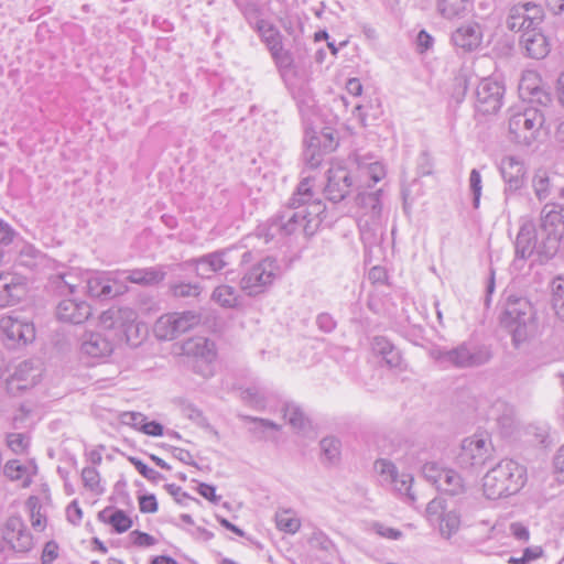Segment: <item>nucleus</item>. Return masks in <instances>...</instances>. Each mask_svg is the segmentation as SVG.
<instances>
[{"label":"nucleus","mask_w":564,"mask_h":564,"mask_svg":"<svg viewBox=\"0 0 564 564\" xmlns=\"http://www.w3.org/2000/svg\"><path fill=\"white\" fill-rule=\"evenodd\" d=\"M26 294V279L14 272L0 273V307L18 304Z\"/></svg>","instance_id":"obj_15"},{"label":"nucleus","mask_w":564,"mask_h":564,"mask_svg":"<svg viewBox=\"0 0 564 564\" xmlns=\"http://www.w3.org/2000/svg\"><path fill=\"white\" fill-rule=\"evenodd\" d=\"M534 312L525 297L510 295L501 315V325L511 334L514 347H519L533 333Z\"/></svg>","instance_id":"obj_2"},{"label":"nucleus","mask_w":564,"mask_h":564,"mask_svg":"<svg viewBox=\"0 0 564 564\" xmlns=\"http://www.w3.org/2000/svg\"><path fill=\"white\" fill-rule=\"evenodd\" d=\"M276 528L288 534H295L301 528V520L292 509H279L275 512Z\"/></svg>","instance_id":"obj_35"},{"label":"nucleus","mask_w":564,"mask_h":564,"mask_svg":"<svg viewBox=\"0 0 564 564\" xmlns=\"http://www.w3.org/2000/svg\"><path fill=\"white\" fill-rule=\"evenodd\" d=\"M527 482V468L513 459H502L482 477L484 495L497 500L512 496Z\"/></svg>","instance_id":"obj_1"},{"label":"nucleus","mask_w":564,"mask_h":564,"mask_svg":"<svg viewBox=\"0 0 564 564\" xmlns=\"http://www.w3.org/2000/svg\"><path fill=\"white\" fill-rule=\"evenodd\" d=\"M154 335L160 340H173L181 336L172 313L162 315L154 324Z\"/></svg>","instance_id":"obj_34"},{"label":"nucleus","mask_w":564,"mask_h":564,"mask_svg":"<svg viewBox=\"0 0 564 564\" xmlns=\"http://www.w3.org/2000/svg\"><path fill=\"white\" fill-rule=\"evenodd\" d=\"M139 508L142 513H154L158 511V501L154 495L139 497Z\"/></svg>","instance_id":"obj_59"},{"label":"nucleus","mask_w":564,"mask_h":564,"mask_svg":"<svg viewBox=\"0 0 564 564\" xmlns=\"http://www.w3.org/2000/svg\"><path fill=\"white\" fill-rule=\"evenodd\" d=\"M58 546L54 541H50L45 544L41 557L42 564H52L57 558Z\"/></svg>","instance_id":"obj_63"},{"label":"nucleus","mask_w":564,"mask_h":564,"mask_svg":"<svg viewBox=\"0 0 564 564\" xmlns=\"http://www.w3.org/2000/svg\"><path fill=\"white\" fill-rule=\"evenodd\" d=\"M552 304L558 318L564 321V279L561 276L552 282Z\"/></svg>","instance_id":"obj_44"},{"label":"nucleus","mask_w":564,"mask_h":564,"mask_svg":"<svg viewBox=\"0 0 564 564\" xmlns=\"http://www.w3.org/2000/svg\"><path fill=\"white\" fill-rule=\"evenodd\" d=\"M500 172L506 183L505 203L509 205L513 198L520 196V191L525 184L527 170L523 161L509 155L501 160Z\"/></svg>","instance_id":"obj_12"},{"label":"nucleus","mask_w":564,"mask_h":564,"mask_svg":"<svg viewBox=\"0 0 564 564\" xmlns=\"http://www.w3.org/2000/svg\"><path fill=\"white\" fill-rule=\"evenodd\" d=\"M182 351L185 356L203 360L210 364L216 358V348L214 341L205 337L189 338L182 345Z\"/></svg>","instance_id":"obj_27"},{"label":"nucleus","mask_w":564,"mask_h":564,"mask_svg":"<svg viewBox=\"0 0 564 564\" xmlns=\"http://www.w3.org/2000/svg\"><path fill=\"white\" fill-rule=\"evenodd\" d=\"M213 300L226 308H232L238 303L236 289L230 285L217 286L212 295Z\"/></svg>","instance_id":"obj_41"},{"label":"nucleus","mask_w":564,"mask_h":564,"mask_svg":"<svg viewBox=\"0 0 564 564\" xmlns=\"http://www.w3.org/2000/svg\"><path fill=\"white\" fill-rule=\"evenodd\" d=\"M308 542L312 547L319 549L323 551H328L329 547L332 546V541L322 531L314 532L310 538Z\"/></svg>","instance_id":"obj_57"},{"label":"nucleus","mask_w":564,"mask_h":564,"mask_svg":"<svg viewBox=\"0 0 564 564\" xmlns=\"http://www.w3.org/2000/svg\"><path fill=\"white\" fill-rule=\"evenodd\" d=\"M530 77H522L519 90L522 96L528 95L531 101H535L540 105H547L551 101V97L547 93H545L542 88L539 86L531 87L529 86Z\"/></svg>","instance_id":"obj_42"},{"label":"nucleus","mask_w":564,"mask_h":564,"mask_svg":"<svg viewBox=\"0 0 564 564\" xmlns=\"http://www.w3.org/2000/svg\"><path fill=\"white\" fill-rule=\"evenodd\" d=\"M236 251V248H226L194 260L196 273L205 279L210 278L214 273L234 263V253Z\"/></svg>","instance_id":"obj_17"},{"label":"nucleus","mask_w":564,"mask_h":564,"mask_svg":"<svg viewBox=\"0 0 564 564\" xmlns=\"http://www.w3.org/2000/svg\"><path fill=\"white\" fill-rule=\"evenodd\" d=\"M492 357L489 347L464 341L452 349H440L436 359L456 368H474L487 364Z\"/></svg>","instance_id":"obj_5"},{"label":"nucleus","mask_w":564,"mask_h":564,"mask_svg":"<svg viewBox=\"0 0 564 564\" xmlns=\"http://www.w3.org/2000/svg\"><path fill=\"white\" fill-rule=\"evenodd\" d=\"M540 236L544 237L543 249L546 259L552 258L558 250L564 234V219L554 206L545 205L541 212Z\"/></svg>","instance_id":"obj_10"},{"label":"nucleus","mask_w":564,"mask_h":564,"mask_svg":"<svg viewBox=\"0 0 564 564\" xmlns=\"http://www.w3.org/2000/svg\"><path fill=\"white\" fill-rule=\"evenodd\" d=\"M470 0H437V12L447 20L463 17L469 7Z\"/></svg>","instance_id":"obj_32"},{"label":"nucleus","mask_w":564,"mask_h":564,"mask_svg":"<svg viewBox=\"0 0 564 564\" xmlns=\"http://www.w3.org/2000/svg\"><path fill=\"white\" fill-rule=\"evenodd\" d=\"M278 235H280V231H276V227L273 225V217L268 224L257 228V236L263 238L265 242L273 240Z\"/></svg>","instance_id":"obj_60"},{"label":"nucleus","mask_w":564,"mask_h":564,"mask_svg":"<svg viewBox=\"0 0 564 564\" xmlns=\"http://www.w3.org/2000/svg\"><path fill=\"white\" fill-rule=\"evenodd\" d=\"M324 463L336 464L340 459V441L334 436L324 437L319 442Z\"/></svg>","instance_id":"obj_37"},{"label":"nucleus","mask_w":564,"mask_h":564,"mask_svg":"<svg viewBox=\"0 0 564 564\" xmlns=\"http://www.w3.org/2000/svg\"><path fill=\"white\" fill-rule=\"evenodd\" d=\"M281 268L275 258L265 257L253 264L241 278L240 289L249 296L263 293L280 275Z\"/></svg>","instance_id":"obj_6"},{"label":"nucleus","mask_w":564,"mask_h":564,"mask_svg":"<svg viewBox=\"0 0 564 564\" xmlns=\"http://www.w3.org/2000/svg\"><path fill=\"white\" fill-rule=\"evenodd\" d=\"M372 349L375 352L382 356L389 367L395 368L400 366L402 360L400 351L386 337H375L372 341Z\"/></svg>","instance_id":"obj_30"},{"label":"nucleus","mask_w":564,"mask_h":564,"mask_svg":"<svg viewBox=\"0 0 564 564\" xmlns=\"http://www.w3.org/2000/svg\"><path fill=\"white\" fill-rule=\"evenodd\" d=\"M519 44L530 58L541 59L550 53L547 37L536 28L525 29L520 36Z\"/></svg>","instance_id":"obj_22"},{"label":"nucleus","mask_w":564,"mask_h":564,"mask_svg":"<svg viewBox=\"0 0 564 564\" xmlns=\"http://www.w3.org/2000/svg\"><path fill=\"white\" fill-rule=\"evenodd\" d=\"M554 471L561 481H564V444L556 452L553 459Z\"/></svg>","instance_id":"obj_64"},{"label":"nucleus","mask_w":564,"mask_h":564,"mask_svg":"<svg viewBox=\"0 0 564 564\" xmlns=\"http://www.w3.org/2000/svg\"><path fill=\"white\" fill-rule=\"evenodd\" d=\"M544 121L543 112L533 107L513 111L508 124L510 140L520 145H531L538 139Z\"/></svg>","instance_id":"obj_4"},{"label":"nucleus","mask_w":564,"mask_h":564,"mask_svg":"<svg viewBox=\"0 0 564 564\" xmlns=\"http://www.w3.org/2000/svg\"><path fill=\"white\" fill-rule=\"evenodd\" d=\"M18 232L4 220L0 218V243L9 246L13 242Z\"/></svg>","instance_id":"obj_61"},{"label":"nucleus","mask_w":564,"mask_h":564,"mask_svg":"<svg viewBox=\"0 0 564 564\" xmlns=\"http://www.w3.org/2000/svg\"><path fill=\"white\" fill-rule=\"evenodd\" d=\"M171 291L175 297H197L202 288L199 284L177 283L171 286Z\"/></svg>","instance_id":"obj_52"},{"label":"nucleus","mask_w":564,"mask_h":564,"mask_svg":"<svg viewBox=\"0 0 564 564\" xmlns=\"http://www.w3.org/2000/svg\"><path fill=\"white\" fill-rule=\"evenodd\" d=\"M469 188L473 194V206L474 208H478L480 204L482 185L480 173L476 169H473L469 174Z\"/></svg>","instance_id":"obj_53"},{"label":"nucleus","mask_w":564,"mask_h":564,"mask_svg":"<svg viewBox=\"0 0 564 564\" xmlns=\"http://www.w3.org/2000/svg\"><path fill=\"white\" fill-rule=\"evenodd\" d=\"M3 375L8 372L6 378V389L10 394H15L18 391L25 390L29 386L34 384L36 375L31 360H23L19 362L11 370L9 367L2 368Z\"/></svg>","instance_id":"obj_21"},{"label":"nucleus","mask_w":564,"mask_h":564,"mask_svg":"<svg viewBox=\"0 0 564 564\" xmlns=\"http://www.w3.org/2000/svg\"><path fill=\"white\" fill-rule=\"evenodd\" d=\"M82 480L87 489L98 492L100 477L96 468L89 466L85 467L82 470Z\"/></svg>","instance_id":"obj_54"},{"label":"nucleus","mask_w":564,"mask_h":564,"mask_svg":"<svg viewBox=\"0 0 564 564\" xmlns=\"http://www.w3.org/2000/svg\"><path fill=\"white\" fill-rule=\"evenodd\" d=\"M117 272L124 284L126 282H130L142 286L156 285L164 280L166 274L162 267H149Z\"/></svg>","instance_id":"obj_24"},{"label":"nucleus","mask_w":564,"mask_h":564,"mask_svg":"<svg viewBox=\"0 0 564 564\" xmlns=\"http://www.w3.org/2000/svg\"><path fill=\"white\" fill-rule=\"evenodd\" d=\"M506 25L511 31H524L528 21L524 15V10L520 3L514 4L510 8L509 14L507 17Z\"/></svg>","instance_id":"obj_45"},{"label":"nucleus","mask_w":564,"mask_h":564,"mask_svg":"<svg viewBox=\"0 0 564 564\" xmlns=\"http://www.w3.org/2000/svg\"><path fill=\"white\" fill-rule=\"evenodd\" d=\"M482 37L481 25L475 21H467L452 32L451 42L457 50L469 53L481 45Z\"/></svg>","instance_id":"obj_18"},{"label":"nucleus","mask_w":564,"mask_h":564,"mask_svg":"<svg viewBox=\"0 0 564 564\" xmlns=\"http://www.w3.org/2000/svg\"><path fill=\"white\" fill-rule=\"evenodd\" d=\"M445 470L446 468L440 466L437 463L427 462L422 467V475L429 482L436 487Z\"/></svg>","instance_id":"obj_51"},{"label":"nucleus","mask_w":564,"mask_h":564,"mask_svg":"<svg viewBox=\"0 0 564 564\" xmlns=\"http://www.w3.org/2000/svg\"><path fill=\"white\" fill-rule=\"evenodd\" d=\"M459 528V519L454 513H445L441 517L440 531L441 534L449 539Z\"/></svg>","instance_id":"obj_50"},{"label":"nucleus","mask_w":564,"mask_h":564,"mask_svg":"<svg viewBox=\"0 0 564 564\" xmlns=\"http://www.w3.org/2000/svg\"><path fill=\"white\" fill-rule=\"evenodd\" d=\"M352 186V180L349 171L343 166L330 167L327 171V183L324 187L325 197L339 203L347 197Z\"/></svg>","instance_id":"obj_16"},{"label":"nucleus","mask_w":564,"mask_h":564,"mask_svg":"<svg viewBox=\"0 0 564 564\" xmlns=\"http://www.w3.org/2000/svg\"><path fill=\"white\" fill-rule=\"evenodd\" d=\"M8 446L17 454L23 453L28 447V437L22 433H11L7 437Z\"/></svg>","instance_id":"obj_56"},{"label":"nucleus","mask_w":564,"mask_h":564,"mask_svg":"<svg viewBox=\"0 0 564 564\" xmlns=\"http://www.w3.org/2000/svg\"><path fill=\"white\" fill-rule=\"evenodd\" d=\"M91 315V307L85 301L66 299L56 306V317L61 322L82 324Z\"/></svg>","instance_id":"obj_23"},{"label":"nucleus","mask_w":564,"mask_h":564,"mask_svg":"<svg viewBox=\"0 0 564 564\" xmlns=\"http://www.w3.org/2000/svg\"><path fill=\"white\" fill-rule=\"evenodd\" d=\"M265 44L271 53H275L276 51L283 48V44L281 41V35L279 32L274 31L273 29H270L267 34L264 35Z\"/></svg>","instance_id":"obj_58"},{"label":"nucleus","mask_w":564,"mask_h":564,"mask_svg":"<svg viewBox=\"0 0 564 564\" xmlns=\"http://www.w3.org/2000/svg\"><path fill=\"white\" fill-rule=\"evenodd\" d=\"M520 6H522V9L524 10V15L528 21L525 29L536 28L544 17L542 7L531 1L520 3Z\"/></svg>","instance_id":"obj_47"},{"label":"nucleus","mask_w":564,"mask_h":564,"mask_svg":"<svg viewBox=\"0 0 564 564\" xmlns=\"http://www.w3.org/2000/svg\"><path fill=\"white\" fill-rule=\"evenodd\" d=\"M475 107L484 115L496 113L502 106L505 87L501 83L485 78L476 88Z\"/></svg>","instance_id":"obj_13"},{"label":"nucleus","mask_w":564,"mask_h":564,"mask_svg":"<svg viewBox=\"0 0 564 564\" xmlns=\"http://www.w3.org/2000/svg\"><path fill=\"white\" fill-rule=\"evenodd\" d=\"M3 474L10 480L22 481L23 487H26L31 484V477L29 475L28 467L22 465L19 460L13 459L9 460L3 468Z\"/></svg>","instance_id":"obj_38"},{"label":"nucleus","mask_w":564,"mask_h":564,"mask_svg":"<svg viewBox=\"0 0 564 564\" xmlns=\"http://www.w3.org/2000/svg\"><path fill=\"white\" fill-rule=\"evenodd\" d=\"M241 399L256 409H263L267 401V391L261 387L251 386L242 390Z\"/></svg>","instance_id":"obj_43"},{"label":"nucleus","mask_w":564,"mask_h":564,"mask_svg":"<svg viewBox=\"0 0 564 564\" xmlns=\"http://www.w3.org/2000/svg\"><path fill=\"white\" fill-rule=\"evenodd\" d=\"M312 196L311 181L310 178H304L297 185L295 193L289 200V205L273 216V225L281 236H290L299 229L303 230L306 219L300 207L307 203Z\"/></svg>","instance_id":"obj_3"},{"label":"nucleus","mask_w":564,"mask_h":564,"mask_svg":"<svg viewBox=\"0 0 564 564\" xmlns=\"http://www.w3.org/2000/svg\"><path fill=\"white\" fill-rule=\"evenodd\" d=\"M3 540L17 552H29L33 545L32 535L28 532L23 520L14 516L4 523Z\"/></svg>","instance_id":"obj_20"},{"label":"nucleus","mask_w":564,"mask_h":564,"mask_svg":"<svg viewBox=\"0 0 564 564\" xmlns=\"http://www.w3.org/2000/svg\"><path fill=\"white\" fill-rule=\"evenodd\" d=\"M271 56L281 73L291 69L293 65V56L290 51L284 50L283 47L273 53Z\"/></svg>","instance_id":"obj_55"},{"label":"nucleus","mask_w":564,"mask_h":564,"mask_svg":"<svg viewBox=\"0 0 564 564\" xmlns=\"http://www.w3.org/2000/svg\"><path fill=\"white\" fill-rule=\"evenodd\" d=\"M15 267L24 268L32 272H42L45 270H55L57 263L48 258L33 245L24 242L18 252L14 262Z\"/></svg>","instance_id":"obj_19"},{"label":"nucleus","mask_w":564,"mask_h":564,"mask_svg":"<svg viewBox=\"0 0 564 564\" xmlns=\"http://www.w3.org/2000/svg\"><path fill=\"white\" fill-rule=\"evenodd\" d=\"M133 538V544L137 546H152L156 543V540L149 533L135 530L130 534Z\"/></svg>","instance_id":"obj_62"},{"label":"nucleus","mask_w":564,"mask_h":564,"mask_svg":"<svg viewBox=\"0 0 564 564\" xmlns=\"http://www.w3.org/2000/svg\"><path fill=\"white\" fill-rule=\"evenodd\" d=\"M172 316L175 319L181 335L193 329L202 321V314L196 311L174 312Z\"/></svg>","instance_id":"obj_39"},{"label":"nucleus","mask_w":564,"mask_h":564,"mask_svg":"<svg viewBox=\"0 0 564 564\" xmlns=\"http://www.w3.org/2000/svg\"><path fill=\"white\" fill-rule=\"evenodd\" d=\"M129 462L135 467V469L149 481H152L154 484L159 482L160 480L164 479V476L156 471L155 469L149 467L147 464H144L141 459L137 457H129Z\"/></svg>","instance_id":"obj_49"},{"label":"nucleus","mask_w":564,"mask_h":564,"mask_svg":"<svg viewBox=\"0 0 564 564\" xmlns=\"http://www.w3.org/2000/svg\"><path fill=\"white\" fill-rule=\"evenodd\" d=\"M283 415L288 420L289 424L295 430L303 431L308 424L307 417L295 403H285L283 408Z\"/></svg>","instance_id":"obj_40"},{"label":"nucleus","mask_w":564,"mask_h":564,"mask_svg":"<svg viewBox=\"0 0 564 564\" xmlns=\"http://www.w3.org/2000/svg\"><path fill=\"white\" fill-rule=\"evenodd\" d=\"M108 523L117 533H123L132 527V520L123 510L115 509L108 517Z\"/></svg>","instance_id":"obj_48"},{"label":"nucleus","mask_w":564,"mask_h":564,"mask_svg":"<svg viewBox=\"0 0 564 564\" xmlns=\"http://www.w3.org/2000/svg\"><path fill=\"white\" fill-rule=\"evenodd\" d=\"M112 349V341L101 333H86L82 338V352L93 358L107 357Z\"/></svg>","instance_id":"obj_26"},{"label":"nucleus","mask_w":564,"mask_h":564,"mask_svg":"<svg viewBox=\"0 0 564 564\" xmlns=\"http://www.w3.org/2000/svg\"><path fill=\"white\" fill-rule=\"evenodd\" d=\"M380 196V189L372 193H359L357 196V204L369 212L372 223H378L381 216L382 205Z\"/></svg>","instance_id":"obj_33"},{"label":"nucleus","mask_w":564,"mask_h":564,"mask_svg":"<svg viewBox=\"0 0 564 564\" xmlns=\"http://www.w3.org/2000/svg\"><path fill=\"white\" fill-rule=\"evenodd\" d=\"M375 470L380 476L383 485L390 486L394 491L400 495L406 496L409 499L414 500L411 491L413 477L408 473H399L395 465L384 458L375 462Z\"/></svg>","instance_id":"obj_14"},{"label":"nucleus","mask_w":564,"mask_h":564,"mask_svg":"<svg viewBox=\"0 0 564 564\" xmlns=\"http://www.w3.org/2000/svg\"><path fill=\"white\" fill-rule=\"evenodd\" d=\"M85 289L88 296L107 301L124 294L127 284L119 278L118 272H95L85 276Z\"/></svg>","instance_id":"obj_9"},{"label":"nucleus","mask_w":564,"mask_h":564,"mask_svg":"<svg viewBox=\"0 0 564 564\" xmlns=\"http://www.w3.org/2000/svg\"><path fill=\"white\" fill-rule=\"evenodd\" d=\"M300 210H302L306 219V223L303 225V232L305 236H312L321 223L319 216L324 213L325 206L321 200L313 199L312 197L300 207Z\"/></svg>","instance_id":"obj_29"},{"label":"nucleus","mask_w":564,"mask_h":564,"mask_svg":"<svg viewBox=\"0 0 564 564\" xmlns=\"http://www.w3.org/2000/svg\"><path fill=\"white\" fill-rule=\"evenodd\" d=\"M0 332L4 345L10 349L24 347L35 338L34 325L13 315L0 317Z\"/></svg>","instance_id":"obj_11"},{"label":"nucleus","mask_w":564,"mask_h":564,"mask_svg":"<svg viewBox=\"0 0 564 564\" xmlns=\"http://www.w3.org/2000/svg\"><path fill=\"white\" fill-rule=\"evenodd\" d=\"M543 245L544 237L540 236L534 223L531 220L523 221L514 241L513 265L522 269L525 261L534 254L546 258L542 248Z\"/></svg>","instance_id":"obj_8"},{"label":"nucleus","mask_w":564,"mask_h":564,"mask_svg":"<svg viewBox=\"0 0 564 564\" xmlns=\"http://www.w3.org/2000/svg\"><path fill=\"white\" fill-rule=\"evenodd\" d=\"M56 272L50 274L51 284L62 294L68 292L73 294L82 283H85V278H80L77 272L66 270L64 267H55Z\"/></svg>","instance_id":"obj_28"},{"label":"nucleus","mask_w":564,"mask_h":564,"mask_svg":"<svg viewBox=\"0 0 564 564\" xmlns=\"http://www.w3.org/2000/svg\"><path fill=\"white\" fill-rule=\"evenodd\" d=\"M115 330H118L124 337L127 344L132 346L139 345L140 340H138V333L140 328L137 323V312L130 307H118V313L115 314Z\"/></svg>","instance_id":"obj_25"},{"label":"nucleus","mask_w":564,"mask_h":564,"mask_svg":"<svg viewBox=\"0 0 564 564\" xmlns=\"http://www.w3.org/2000/svg\"><path fill=\"white\" fill-rule=\"evenodd\" d=\"M532 186L539 200L546 199L551 195L553 187V181L549 172L544 169L536 170L532 180Z\"/></svg>","instance_id":"obj_36"},{"label":"nucleus","mask_w":564,"mask_h":564,"mask_svg":"<svg viewBox=\"0 0 564 564\" xmlns=\"http://www.w3.org/2000/svg\"><path fill=\"white\" fill-rule=\"evenodd\" d=\"M436 489L455 496L465 491V484L462 476L454 469L446 468L436 486Z\"/></svg>","instance_id":"obj_31"},{"label":"nucleus","mask_w":564,"mask_h":564,"mask_svg":"<svg viewBox=\"0 0 564 564\" xmlns=\"http://www.w3.org/2000/svg\"><path fill=\"white\" fill-rule=\"evenodd\" d=\"M494 456V445L487 434L466 437L456 457L460 468L469 470L482 467Z\"/></svg>","instance_id":"obj_7"},{"label":"nucleus","mask_w":564,"mask_h":564,"mask_svg":"<svg viewBox=\"0 0 564 564\" xmlns=\"http://www.w3.org/2000/svg\"><path fill=\"white\" fill-rule=\"evenodd\" d=\"M499 409H503V413L497 416V423L501 427L505 435H511L516 427L514 412L512 408L507 406L505 403L499 402L496 404Z\"/></svg>","instance_id":"obj_46"}]
</instances>
